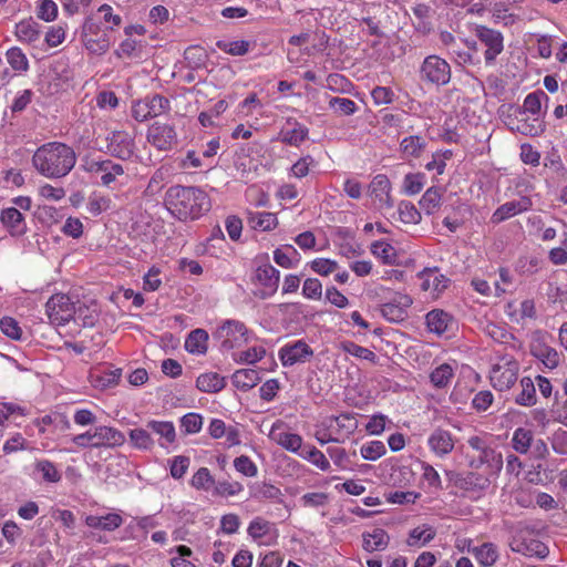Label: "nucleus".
Here are the masks:
<instances>
[{
	"label": "nucleus",
	"instance_id": "1",
	"mask_svg": "<svg viewBox=\"0 0 567 567\" xmlns=\"http://www.w3.org/2000/svg\"><path fill=\"white\" fill-rule=\"evenodd\" d=\"M35 172L48 179H60L70 174L76 164V153L68 144L48 142L32 155Z\"/></svg>",
	"mask_w": 567,
	"mask_h": 567
},
{
	"label": "nucleus",
	"instance_id": "2",
	"mask_svg": "<svg viewBox=\"0 0 567 567\" xmlns=\"http://www.w3.org/2000/svg\"><path fill=\"white\" fill-rule=\"evenodd\" d=\"M164 204L179 220H194L210 209L208 195L195 186L174 185L166 190Z\"/></svg>",
	"mask_w": 567,
	"mask_h": 567
},
{
	"label": "nucleus",
	"instance_id": "3",
	"mask_svg": "<svg viewBox=\"0 0 567 567\" xmlns=\"http://www.w3.org/2000/svg\"><path fill=\"white\" fill-rule=\"evenodd\" d=\"M466 442L473 451L477 452L476 456L468 457V467L472 470L484 467L488 475L498 477L503 470L504 460L502 453L488 443V435H471Z\"/></svg>",
	"mask_w": 567,
	"mask_h": 567
},
{
	"label": "nucleus",
	"instance_id": "4",
	"mask_svg": "<svg viewBox=\"0 0 567 567\" xmlns=\"http://www.w3.org/2000/svg\"><path fill=\"white\" fill-rule=\"evenodd\" d=\"M476 471L477 470L462 473L447 471L446 476L457 488L480 497L491 486L492 480L495 477L493 475H488L485 471L484 473H478Z\"/></svg>",
	"mask_w": 567,
	"mask_h": 567
},
{
	"label": "nucleus",
	"instance_id": "5",
	"mask_svg": "<svg viewBox=\"0 0 567 567\" xmlns=\"http://www.w3.org/2000/svg\"><path fill=\"white\" fill-rule=\"evenodd\" d=\"M529 352L549 370L559 365L560 353L550 346L549 336L543 330H536L532 333Z\"/></svg>",
	"mask_w": 567,
	"mask_h": 567
},
{
	"label": "nucleus",
	"instance_id": "6",
	"mask_svg": "<svg viewBox=\"0 0 567 567\" xmlns=\"http://www.w3.org/2000/svg\"><path fill=\"white\" fill-rule=\"evenodd\" d=\"M519 363L513 357L501 358L491 369L489 380L494 389L505 391L517 381Z\"/></svg>",
	"mask_w": 567,
	"mask_h": 567
},
{
	"label": "nucleus",
	"instance_id": "7",
	"mask_svg": "<svg viewBox=\"0 0 567 567\" xmlns=\"http://www.w3.org/2000/svg\"><path fill=\"white\" fill-rule=\"evenodd\" d=\"M214 336L224 349L230 350L248 341V329L239 320L227 319L221 322Z\"/></svg>",
	"mask_w": 567,
	"mask_h": 567
},
{
	"label": "nucleus",
	"instance_id": "8",
	"mask_svg": "<svg viewBox=\"0 0 567 567\" xmlns=\"http://www.w3.org/2000/svg\"><path fill=\"white\" fill-rule=\"evenodd\" d=\"M421 80L435 85H445L451 79V66L437 55H429L424 59L420 69Z\"/></svg>",
	"mask_w": 567,
	"mask_h": 567
},
{
	"label": "nucleus",
	"instance_id": "9",
	"mask_svg": "<svg viewBox=\"0 0 567 567\" xmlns=\"http://www.w3.org/2000/svg\"><path fill=\"white\" fill-rule=\"evenodd\" d=\"M45 309L50 322L55 326L68 323L76 313L74 302L64 293L53 295L47 301Z\"/></svg>",
	"mask_w": 567,
	"mask_h": 567
},
{
	"label": "nucleus",
	"instance_id": "10",
	"mask_svg": "<svg viewBox=\"0 0 567 567\" xmlns=\"http://www.w3.org/2000/svg\"><path fill=\"white\" fill-rule=\"evenodd\" d=\"M169 109L171 104L166 97L159 94H154L134 102L132 106V116L138 122H144L148 118L166 113Z\"/></svg>",
	"mask_w": 567,
	"mask_h": 567
},
{
	"label": "nucleus",
	"instance_id": "11",
	"mask_svg": "<svg viewBox=\"0 0 567 567\" xmlns=\"http://www.w3.org/2000/svg\"><path fill=\"white\" fill-rule=\"evenodd\" d=\"M474 32L480 42L486 48L484 52L485 64L493 65L497 55L504 50L503 34L485 25H476Z\"/></svg>",
	"mask_w": 567,
	"mask_h": 567
},
{
	"label": "nucleus",
	"instance_id": "12",
	"mask_svg": "<svg viewBox=\"0 0 567 567\" xmlns=\"http://www.w3.org/2000/svg\"><path fill=\"white\" fill-rule=\"evenodd\" d=\"M84 169L100 177V182L104 187H112L118 177L125 174L124 167L112 159H92L86 162Z\"/></svg>",
	"mask_w": 567,
	"mask_h": 567
},
{
	"label": "nucleus",
	"instance_id": "13",
	"mask_svg": "<svg viewBox=\"0 0 567 567\" xmlns=\"http://www.w3.org/2000/svg\"><path fill=\"white\" fill-rule=\"evenodd\" d=\"M267 435L269 440L295 454L299 452L303 444L301 435L289 432L288 425L282 420L274 422Z\"/></svg>",
	"mask_w": 567,
	"mask_h": 567
},
{
	"label": "nucleus",
	"instance_id": "14",
	"mask_svg": "<svg viewBox=\"0 0 567 567\" xmlns=\"http://www.w3.org/2000/svg\"><path fill=\"white\" fill-rule=\"evenodd\" d=\"M313 355V350L303 340L291 341L279 350V359L284 367H291L296 363H303Z\"/></svg>",
	"mask_w": 567,
	"mask_h": 567
},
{
	"label": "nucleus",
	"instance_id": "15",
	"mask_svg": "<svg viewBox=\"0 0 567 567\" xmlns=\"http://www.w3.org/2000/svg\"><path fill=\"white\" fill-rule=\"evenodd\" d=\"M107 152L116 158L128 161L135 154L134 138L124 131L112 132L107 137Z\"/></svg>",
	"mask_w": 567,
	"mask_h": 567
},
{
	"label": "nucleus",
	"instance_id": "16",
	"mask_svg": "<svg viewBox=\"0 0 567 567\" xmlns=\"http://www.w3.org/2000/svg\"><path fill=\"white\" fill-rule=\"evenodd\" d=\"M147 141L161 151L173 147L177 142V134L174 126L166 123L155 122L147 130Z\"/></svg>",
	"mask_w": 567,
	"mask_h": 567
},
{
	"label": "nucleus",
	"instance_id": "17",
	"mask_svg": "<svg viewBox=\"0 0 567 567\" xmlns=\"http://www.w3.org/2000/svg\"><path fill=\"white\" fill-rule=\"evenodd\" d=\"M533 202L528 196H522L518 199L509 200L497 207L491 216V223L498 225L512 217L530 210Z\"/></svg>",
	"mask_w": 567,
	"mask_h": 567
},
{
	"label": "nucleus",
	"instance_id": "18",
	"mask_svg": "<svg viewBox=\"0 0 567 567\" xmlns=\"http://www.w3.org/2000/svg\"><path fill=\"white\" fill-rule=\"evenodd\" d=\"M412 298L404 293H396L394 298L381 306V313L390 322H402L408 317V309Z\"/></svg>",
	"mask_w": 567,
	"mask_h": 567
},
{
	"label": "nucleus",
	"instance_id": "19",
	"mask_svg": "<svg viewBox=\"0 0 567 567\" xmlns=\"http://www.w3.org/2000/svg\"><path fill=\"white\" fill-rule=\"evenodd\" d=\"M94 449H114L121 446L125 442V435L117 429L106 425L95 426Z\"/></svg>",
	"mask_w": 567,
	"mask_h": 567
},
{
	"label": "nucleus",
	"instance_id": "20",
	"mask_svg": "<svg viewBox=\"0 0 567 567\" xmlns=\"http://www.w3.org/2000/svg\"><path fill=\"white\" fill-rule=\"evenodd\" d=\"M425 319L429 330L437 336L453 332L456 328V321L453 316L441 309L430 311Z\"/></svg>",
	"mask_w": 567,
	"mask_h": 567
},
{
	"label": "nucleus",
	"instance_id": "21",
	"mask_svg": "<svg viewBox=\"0 0 567 567\" xmlns=\"http://www.w3.org/2000/svg\"><path fill=\"white\" fill-rule=\"evenodd\" d=\"M430 450L439 457L450 454L455 445L452 434L443 429H435L427 437Z\"/></svg>",
	"mask_w": 567,
	"mask_h": 567
},
{
	"label": "nucleus",
	"instance_id": "22",
	"mask_svg": "<svg viewBox=\"0 0 567 567\" xmlns=\"http://www.w3.org/2000/svg\"><path fill=\"white\" fill-rule=\"evenodd\" d=\"M516 125L511 126L513 131H517L520 134L536 137L540 136L545 130L546 124L544 121V115H524V116H516Z\"/></svg>",
	"mask_w": 567,
	"mask_h": 567
},
{
	"label": "nucleus",
	"instance_id": "23",
	"mask_svg": "<svg viewBox=\"0 0 567 567\" xmlns=\"http://www.w3.org/2000/svg\"><path fill=\"white\" fill-rule=\"evenodd\" d=\"M421 288L429 291L433 297H439L447 286L450 280L436 269H425L420 274Z\"/></svg>",
	"mask_w": 567,
	"mask_h": 567
},
{
	"label": "nucleus",
	"instance_id": "24",
	"mask_svg": "<svg viewBox=\"0 0 567 567\" xmlns=\"http://www.w3.org/2000/svg\"><path fill=\"white\" fill-rule=\"evenodd\" d=\"M287 125L290 128H282L278 135V140L290 146H299L308 138L309 130L295 118H287Z\"/></svg>",
	"mask_w": 567,
	"mask_h": 567
},
{
	"label": "nucleus",
	"instance_id": "25",
	"mask_svg": "<svg viewBox=\"0 0 567 567\" xmlns=\"http://www.w3.org/2000/svg\"><path fill=\"white\" fill-rule=\"evenodd\" d=\"M328 422V429L334 432L336 437H341V442L348 439L358 429V421L350 413L331 416Z\"/></svg>",
	"mask_w": 567,
	"mask_h": 567
},
{
	"label": "nucleus",
	"instance_id": "26",
	"mask_svg": "<svg viewBox=\"0 0 567 567\" xmlns=\"http://www.w3.org/2000/svg\"><path fill=\"white\" fill-rule=\"evenodd\" d=\"M548 101V95L542 90H536L528 93L523 101V105L517 111L518 116H524L527 114L544 115L542 111L543 104H547Z\"/></svg>",
	"mask_w": 567,
	"mask_h": 567
},
{
	"label": "nucleus",
	"instance_id": "27",
	"mask_svg": "<svg viewBox=\"0 0 567 567\" xmlns=\"http://www.w3.org/2000/svg\"><path fill=\"white\" fill-rule=\"evenodd\" d=\"M146 427L158 436V444L162 447H167L176 441L175 426L171 421L151 420L146 423Z\"/></svg>",
	"mask_w": 567,
	"mask_h": 567
},
{
	"label": "nucleus",
	"instance_id": "28",
	"mask_svg": "<svg viewBox=\"0 0 567 567\" xmlns=\"http://www.w3.org/2000/svg\"><path fill=\"white\" fill-rule=\"evenodd\" d=\"M250 498L262 501H275L282 503V492L279 487L268 482H256L249 486Z\"/></svg>",
	"mask_w": 567,
	"mask_h": 567
},
{
	"label": "nucleus",
	"instance_id": "29",
	"mask_svg": "<svg viewBox=\"0 0 567 567\" xmlns=\"http://www.w3.org/2000/svg\"><path fill=\"white\" fill-rule=\"evenodd\" d=\"M481 329L483 333L491 338L493 341L501 344L511 346L513 349L515 348L516 339L504 324L485 321L481 323Z\"/></svg>",
	"mask_w": 567,
	"mask_h": 567
},
{
	"label": "nucleus",
	"instance_id": "30",
	"mask_svg": "<svg viewBox=\"0 0 567 567\" xmlns=\"http://www.w3.org/2000/svg\"><path fill=\"white\" fill-rule=\"evenodd\" d=\"M255 278L271 295L278 289L280 272L272 265L264 264L256 269Z\"/></svg>",
	"mask_w": 567,
	"mask_h": 567
},
{
	"label": "nucleus",
	"instance_id": "31",
	"mask_svg": "<svg viewBox=\"0 0 567 567\" xmlns=\"http://www.w3.org/2000/svg\"><path fill=\"white\" fill-rule=\"evenodd\" d=\"M1 223L13 236H20L25 233L27 226L21 212L14 207L4 208L0 215Z\"/></svg>",
	"mask_w": 567,
	"mask_h": 567
},
{
	"label": "nucleus",
	"instance_id": "32",
	"mask_svg": "<svg viewBox=\"0 0 567 567\" xmlns=\"http://www.w3.org/2000/svg\"><path fill=\"white\" fill-rule=\"evenodd\" d=\"M85 524L94 529L113 532L123 524V518L117 513H109L103 516L87 515L85 517Z\"/></svg>",
	"mask_w": 567,
	"mask_h": 567
},
{
	"label": "nucleus",
	"instance_id": "33",
	"mask_svg": "<svg viewBox=\"0 0 567 567\" xmlns=\"http://www.w3.org/2000/svg\"><path fill=\"white\" fill-rule=\"evenodd\" d=\"M122 375L121 369H112L111 367H103L96 369L91 373L92 383L100 389L112 388L116 385Z\"/></svg>",
	"mask_w": 567,
	"mask_h": 567
},
{
	"label": "nucleus",
	"instance_id": "34",
	"mask_svg": "<svg viewBox=\"0 0 567 567\" xmlns=\"http://www.w3.org/2000/svg\"><path fill=\"white\" fill-rule=\"evenodd\" d=\"M248 225L255 230L269 231L277 227L276 214L269 212H248Z\"/></svg>",
	"mask_w": 567,
	"mask_h": 567
},
{
	"label": "nucleus",
	"instance_id": "35",
	"mask_svg": "<svg viewBox=\"0 0 567 567\" xmlns=\"http://www.w3.org/2000/svg\"><path fill=\"white\" fill-rule=\"evenodd\" d=\"M476 561L483 567H492L498 559L499 553L497 546L493 543H483L471 549Z\"/></svg>",
	"mask_w": 567,
	"mask_h": 567
},
{
	"label": "nucleus",
	"instance_id": "36",
	"mask_svg": "<svg viewBox=\"0 0 567 567\" xmlns=\"http://www.w3.org/2000/svg\"><path fill=\"white\" fill-rule=\"evenodd\" d=\"M260 381L259 372L255 369H240L234 372L231 382L240 391L255 388Z\"/></svg>",
	"mask_w": 567,
	"mask_h": 567
},
{
	"label": "nucleus",
	"instance_id": "37",
	"mask_svg": "<svg viewBox=\"0 0 567 567\" xmlns=\"http://www.w3.org/2000/svg\"><path fill=\"white\" fill-rule=\"evenodd\" d=\"M370 188L372 195H374L380 202L384 203L388 207L393 206V202L391 198V183L386 175H377L372 179Z\"/></svg>",
	"mask_w": 567,
	"mask_h": 567
},
{
	"label": "nucleus",
	"instance_id": "38",
	"mask_svg": "<svg viewBox=\"0 0 567 567\" xmlns=\"http://www.w3.org/2000/svg\"><path fill=\"white\" fill-rule=\"evenodd\" d=\"M301 458L308 461L321 471L330 470L331 465L323 452L318 450L311 444H302V447L297 453Z\"/></svg>",
	"mask_w": 567,
	"mask_h": 567
},
{
	"label": "nucleus",
	"instance_id": "39",
	"mask_svg": "<svg viewBox=\"0 0 567 567\" xmlns=\"http://www.w3.org/2000/svg\"><path fill=\"white\" fill-rule=\"evenodd\" d=\"M225 378L216 372L203 373L196 380L197 389L205 393L219 392L225 388Z\"/></svg>",
	"mask_w": 567,
	"mask_h": 567
},
{
	"label": "nucleus",
	"instance_id": "40",
	"mask_svg": "<svg viewBox=\"0 0 567 567\" xmlns=\"http://www.w3.org/2000/svg\"><path fill=\"white\" fill-rule=\"evenodd\" d=\"M363 548L367 551L383 550L389 545L390 537L382 528H374L370 533H363Z\"/></svg>",
	"mask_w": 567,
	"mask_h": 567
},
{
	"label": "nucleus",
	"instance_id": "41",
	"mask_svg": "<svg viewBox=\"0 0 567 567\" xmlns=\"http://www.w3.org/2000/svg\"><path fill=\"white\" fill-rule=\"evenodd\" d=\"M534 442V432L527 427H517L512 435L511 445L519 454H527Z\"/></svg>",
	"mask_w": 567,
	"mask_h": 567
},
{
	"label": "nucleus",
	"instance_id": "42",
	"mask_svg": "<svg viewBox=\"0 0 567 567\" xmlns=\"http://www.w3.org/2000/svg\"><path fill=\"white\" fill-rule=\"evenodd\" d=\"M274 260L282 268L290 269L300 261V254L292 245H285L274 251Z\"/></svg>",
	"mask_w": 567,
	"mask_h": 567
},
{
	"label": "nucleus",
	"instance_id": "43",
	"mask_svg": "<svg viewBox=\"0 0 567 567\" xmlns=\"http://www.w3.org/2000/svg\"><path fill=\"white\" fill-rule=\"evenodd\" d=\"M34 473L40 475L41 480L45 483L55 484L62 480V474L56 465L44 458L34 462Z\"/></svg>",
	"mask_w": 567,
	"mask_h": 567
},
{
	"label": "nucleus",
	"instance_id": "44",
	"mask_svg": "<svg viewBox=\"0 0 567 567\" xmlns=\"http://www.w3.org/2000/svg\"><path fill=\"white\" fill-rule=\"evenodd\" d=\"M208 333L204 329L193 330L185 340V349L193 354H204L207 351Z\"/></svg>",
	"mask_w": 567,
	"mask_h": 567
},
{
	"label": "nucleus",
	"instance_id": "45",
	"mask_svg": "<svg viewBox=\"0 0 567 567\" xmlns=\"http://www.w3.org/2000/svg\"><path fill=\"white\" fill-rule=\"evenodd\" d=\"M371 252L385 265H395L398 260L396 249L385 240H377L371 244Z\"/></svg>",
	"mask_w": 567,
	"mask_h": 567
},
{
	"label": "nucleus",
	"instance_id": "46",
	"mask_svg": "<svg viewBox=\"0 0 567 567\" xmlns=\"http://www.w3.org/2000/svg\"><path fill=\"white\" fill-rule=\"evenodd\" d=\"M435 535L433 527L427 525L417 526L410 532L406 544L410 547H421L432 542Z\"/></svg>",
	"mask_w": 567,
	"mask_h": 567
},
{
	"label": "nucleus",
	"instance_id": "47",
	"mask_svg": "<svg viewBox=\"0 0 567 567\" xmlns=\"http://www.w3.org/2000/svg\"><path fill=\"white\" fill-rule=\"evenodd\" d=\"M76 313L73 318L74 321L81 323L83 327H93L99 320V308L95 302L90 305L80 303L75 307Z\"/></svg>",
	"mask_w": 567,
	"mask_h": 567
},
{
	"label": "nucleus",
	"instance_id": "48",
	"mask_svg": "<svg viewBox=\"0 0 567 567\" xmlns=\"http://www.w3.org/2000/svg\"><path fill=\"white\" fill-rule=\"evenodd\" d=\"M454 373L455 369L453 365L450 363H442L431 372L430 381L435 388H447L454 378Z\"/></svg>",
	"mask_w": 567,
	"mask_h": 567
},
{
	"label": "nucleus",
	"instance_id": "49",
	"mask_svg": "<svg viewBox=\"0 0 567 567\" xmlns=\"http://www.w3.org/2000/svg\"><path fill=\"white\" fill-rule=\"evenodd\" d=\"M511 549L516 553H520L527 556L536 555L539 558H545L548 555V548L538 540H533L529 545L513 539L509 543Z\"/></svg>",
	"mask_w": 567,
	"mask_h": 567
},
{
	"label": "nucleus",
	"instance_id": "50",
	"mask_svg": "<svg viewBox=\"0 0 567 567\" xmlns=\"http://www.w3.org/2000/svg\"><path fill=\"white\" fill-rule=\"evenodd\" d=\"M520 392L516 395L515 402L522 406H532L536 404V389L533 380L525 377L519 382Z\"/></svg>",
	"mask_w": 567,
	"mask_h": 567
},
{
	"label": "nucleus",
	"instance_id": "51",
	"mask_svg": "<svg viewBox=\"0 0 567 567\" xmlns=\"http://www.w3.org/2000/svg\"><path fill=\"white\" fill-rule=\"evenodd\" d=\"M16 35L19 41L31 43L39 39L38 23L32 19L22 20L16 25Z\"/></svg>",
	"mask_w": 567,
	"mask_h": 567
},
{
	"label": "nucleus",
	"instance_id": "52",
	"mask_svg": "<svg viewBox=\"0 0 567 567\" xmlns=\"http://www.w3.org/2000/svg\"><path fill=\"white\" fill-rule=\"evenodd\" d=\"M426 146V142L419 135L404 137L400 143V150L405 156L419 157Z\"/></svg>",
	"mask_w": 567,
	"mask_h": 567
},
{
	"label": "nucleus",
	"instance_id": "53",
	"mask_svg": "<svg viewBox=\"0 0 567 567\" xmlns=\"http://www.w3.org/2000/svg\"><path fill=\"white\" fill-rule=\"evenodd\" d=\"M426 183L425 174L423 173H409L404 176L402 182V190L408 196L419 194Z\"/></svg>",
	"mask_w": 567,
	"mask_h": 567
},
{
	"label": "nucleus",
	"instance_id": "54",
	"mask_svg": "<svg viewBox=\"0 0 567 567\" xmlns=\"http://www.w3.org/2000/svg\"><path fill=\"white\" fill-rule=\"evenodd\" d=\"M150 430L146 429H133L130 431L128 436L132 445L138 450H152L154 446V440L150 434Z\"/></svg>",
	"mask_w": 567,
	"mask_h": 567
},
{
	"label": "nucleus",
	"instance_id": "55",
	"mask_svg": "<svg viewBox=\"0 0 567 567\" xmlns=\"http://www.w3.org/2000/svg\"><path fill=\"white\" fill-rule=\"evenodd\" d=\"M441 192L436 187H430L421 197L419 204L420 207L427 214L431 215L437 210L441 206Z\"/></svg>",
	"mask_w": 567,
	"mask_h": 567
},
{
	"label": "nucleus",
	"instance_id": "56",
	"mask_svg": "<svg viewBox=\"0 0 567 567\" xmlns=\"http://www.w3.org/2000/svg\"><path fill=\"white\" fill-rule=\"evenodd\" d=\"M111 204H112V200L109 196H105V195H102L99 193H92L87 199L86 210L92 216H99L102 213L110 209Z\"/></svg>",
	"mask_w": 567,
	"mask_h": 567
},
{
	"label": "nucleus",
	"instance_id": "57",
	"mask_svg": "<svg viewBox=\"0 0 567 567\" xmlns=\"http://www.w3.org/2000/svg\"><path fill=\"white\" fill-rule=\"evenodd\" d=\"M340 349L350 354V355H353L358 359H361V360H365V361H370V362H373L375 363L377 361V355L373 351H371L370 349L368 348H364L362 346H359L352 341H343L340 343Z\"/></svg>",
	"mask_w": 567,
	"mask_h": 567
},
{
	"label": "nucleus",
	"instance_id": "58",
	"mask_svg": "<svg viewBox=\"0 0 567 567\" xmlns=\"http://www.w3.org/2000/svg\"><path fill=\"white\" fill-rule=\"evenodd\" d=\"M244 485L237 481H215L213 494L220 497H231L240 494Z\"/></svg>",
	"mask_w": 567,
	"mask_h": 567
},
{
	"label": "nucleus",
	"instance_id": "59",
	"mask_svg": "<svg viewBox=\"0 0 567 567\" xmlns=\"http://www.w3.org/2000/svg\"><path fill=\"white\" fill-rule=\"evenodd\" d=\"M189 484L197 491H208L214 486L215 478L207 467H200L193 474Z\"/></svg>",
	"mask_w": 567,
	"mask_h": 567
},
{
	"label": "nucleus",
	"instance_id": "60",
	"mask_svg": "<svg viewBox=\"0 0 567 567\" xmlns=\"http://www.w3.org/2000/svg\"><path fill=\"white\" fill-rule=\"evenodd\" d=\"M217 47L223 52L235 55V56H241L248 53L250 49V42L246 40H237V41H218Z\"/></svg>",
	"mask_w": 567,
	"mask_h": 567
},
{
	"label": "nucleus",
	"instance_id": "61",
	"mask_svg": "<svg viewBox=\"0 0 567 567\" xmlns=\"http://www.w3.org/2000/svg\"><path fill=\"white\" fill-rule=\"evenodd\" d=\"M420 468L422 471V480L427 486L434 491H441L442 480L437 471L426 462L420 461Z\"/></svg>",
	"mask_w": 567,
	"mask_h": 567
},
{
	"label": "nucleus",
	"instance_id": "62",
	"mask_svg": "<svg viewBox=\"0 0 567 567\" xmlns=\"http://www.w3.org/2000/svg\"><path fill=\"white\" fill-rule=\"evenodd\" d=\"M399 218L404 224H419L421 220V214L416 207L406 200L400 202L398 206Z\"/></svg>",
	"mask_w": 567,
	"mask_h": 567
},
{
	"label": "nucleus",
	"instance_id": "63",
	"mask_svg": "<svg viewBox=\"0 0 567 567\" xmlns=\"http://www.w3.org/2000/svg\"><path fill=\"white\" fill-rule=\"evenodd\" d=\"M6 58L11 68L16 71L23 72L29 69V61L20 48L13 47L6 53Z\"/></svg>",
	"mask_w": 567,
	"mask_h": 567
},
{
	"label": "nucleus",
	"instance_id": "64",
	"mask_svg": "<svg viewBox=\"0 0 567 567\" xmlns=\"http://www.w3.org/2000/svg\"><path fill=\"white\" fill-rule=\"evenodd\" d=\"M386 450L381 441H371L362 445L360 454L362 458L368 461H375L385 454Z\"/></svg>",
	"mask_w": 567,
	"mask_h": 567
}]
</instances>
